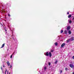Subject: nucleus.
<instances>
[{
  "mask_svg": "<svg viewBox=\"0 0 74 74\" xmlns=\"http://www.w3.org/2000/svg\"><path fill=\"white\" fill-rule=\"evenodd\" d=\"M46 56H49L50 57L52 56V54L51 52H49L48 53V52H46L45 53V54Z\"/></svg>",
  "mask_w": 74,
  "mask_h": 74,
  "instance_id": "1",
  "label": "nucleus"
},
{
  "mask_svg": "<svg viewBox=\"0 0 74 74\" xmlns=\"http://www.w3.org/2000/svg\"><path fill=\"white\" fill-rule=\"evenodd\" d=\"M70 66L71 67V68L73 69L74 67V65L72 64H70Z\"/></svg>",
  "mask_w": 74,
  "mask_h": 74,
  "instance_id": "2",
  "label": "nucleus"
},
{
  "mask_svg": "<svg viewBox=\"0 0 74 74\" xmlns=\"http://www.w3.org/2000/svg\"><path fill=\"white\" fill-rule=\"evenodd\" d=\"M6 63H7V64L8 66L10 65V62H9V61H7L6 62Z\"/></svg>",
  "mask_w": 74,
  "mask_h": 74,
  "instance_id": "3",
  "label": "nucleus"
},
{
  "mask_svg": "<svg viewBox=\"0 0 74 74\" xmlns=\"http://www.w3.org/2000/svg\"><path fill=\"white\" fill-rule=\"evenodd\" d=\"M64 45H65V43H64L61 45V47L63 48V47Z\"/></svg>",
  "mask_w": 74,
  "mask_h": 74,
  "instance_id": "4",
  "label": "nucleus"
},
{
  "mask_svg": "<svg viewBox=\"0 0 74 74\" xmlns=\"http://www.w3.org/2000/svg\"><path fill=\"white\" fill-rule=\"evenodd\" d=\"M70 26H69L67 27V30H70Z\"/></svg>",
  "mask_w": 74,
  "mask_h": 74,
  "instance_id": "5",
  "label": "nucleus"
},
{
  "mask_svg": "<svg viewBox=\"0 0 74 74\" xmlns=\"http://www.w3.org/2000/svg\"><path fill=\"white\" fill-rule=\"evenodd\" d=\"M64 32L65 33V34H67L68 32L66 30H65L64 31Z\"/></svg>",
  "mask_w": 74,
  "mask_h": 74,
  "instance_id": "6",
  "label": "nucleus"
},
{
  "mask_svg": "<svg viewBox=\"0 0 74 74\" xmlns=\"http://www.w3.org/2000/svg\"><path fill=\"white\" fill-rule=\"evenodd\" d=\"M68 33L69 34H71V31L70 30L68 32Z\"/></svg>",
  "mask_w": 74,
  "mask_h": 74,
  "instance_id": "7",
  "label": "nucleus"
},
{
  "mask_svg": "<svg viewBox=\"0 0 74 74\" xmlns=\"http://www.w3.org/2000/svg\"><path fill=\"white\" fill-rule=\"evenodd\" d=\"M4 45L5 44L4 43L3 45H2L1 48H3V47H4Z\"/></svg>",
  "mask_w": 74,
  "mask_h": 74,
  "instance_id": "8",
  "label": "nucleus"
},
{
  "mask_svg": "<svg viewBox=\"0 0 74 74\" xmlns=\"http://www.w3.org/2000/svg\"><path fill=\"white\" fill-rule=\"evenodd\" d=\"M71 15H69L68 16V17L69 18H71Z\"/></svg>",
  "mask_w": 74,
  "mask_h": 74,
  "instance_id": "9",
  "label": "nucleus"
},
{
  "mask_svg": "<svg viewBox=\"0 0 74 74\" xmlns=\"http://www.w3.org/2000/svg\"><path fill=\"white\" fill-rule=\"evenodd\" d=\"M55 45H58V43L56 42L55 43Z\"/></svg>",
  "mask_w": 74,
  "mask_h": 74,
  "instance_id": "10",
  "label": "nucleus"
},
{
  "mask_svg": "<svg viewBox=\"0 0 74 74\" xmlns=\"http://www.w3.org/2000/svg\"><path fill=\"white\" fill-rule=\"evenodd\" d=\"M67 70H68V68H65V70H66V71H67Z\"/></svg>",
  "mask_w": 74,
  "mask_h": 74,
  "instance_id": "11",
  "label": "nucleus"
},
{
  "mask_svg": "<svg viewBox=\"0 0 74 74\" xmlns=\"http://www.w3.org/2000/svg\"><path fill=\"white\" fill-rule=\"evenodd\" d=\"M57 63H58V61H56L55 62V64H57Z\"/></svg>",
  "mask_w": 74,
  "mask_h": 74,
  "instance_id": "12",
  "label": "nucleus"
},
{
  "mask_svg": "<svg viewBox=\"0 0 74 74\" xmlns=\"http://www.w3.org/2000/svg\"><path fill=\"white\" fill-rule=\"evenodd\" d=\"M13 55V54L12 55L10 56V58H12V56Z\"/></svg>",
  "mask_w": 74,
  "mask_h": 74,
  "instance_id": "13",
  "label": "nucleus"
},
{
  "mask_svg": "<svg viewBox=\"0 0 74 74\" xmlns=\"http://www.w3.org/2000/svg\"><path fill=\"white\" fill-rule=\"evenodd\" d=\"M71 22H72L71 21V20H70L69 21V23H71Z\"/></svg>",
  "mask_w": 74,
  "mask_h": 74,
  "instance_id": "14",
  "label": "nucleus"
},
{
  "mask_svg": "<svg viewBox=\"0 0 74 74\" xmlns=\"http://www.w3.org/2000/svg\"><path fill=\"white\" fill-rule=\"evenodd\" d=\"M73 40H74V39L73 38H72L71 39V41H73Z\"/></svg>",
  "mask_w": 74,
  "mask_h": 74,
  "instance_id": "15",
  "label": "nucleus"
},
{
  "mask_svg": "<svg viewBox=\"0 0 74 74\" xmlns=\"http://www.w3.org/2000/svg\"><path fill=\"white\" fill-rule=\"evenodd\" d=\"M63 30H61V33H63Z\"/></svg>",
  "mask_w": 74,
  "mask_h": 74,
  "instance_id": "16",
  "label": "nucleus"
},
{
  "mask_svg": "<svg viewBox=\"0 0 74 74\" xmlns=\"http://www.w3.org/2000/svg\"><path fill=\"white\" fill-rule=\"evenodd\" d=\"M44 69H45V70L47 69V67H45Z\"/></svg>",
  "mask_w": 74,
  "mask_h": 74,
  "instance_id": "17",
  "label": "nucleus"
},
{
  "mask_svg": "<svg viewBox=\"0 0 74 74\" xmlns=\"http://www.w3.org/2000/svg\"><path fill=\"white\" fill-rule=\"evenodd\" d=\"M7 70H6L5 72V74H6V73L7 72Z\"/></svg>",
  "mask_w": 74,
  "mask_h": 74,
  "instance_id": "18",
  "label": "nucleus"
},
{
  "mask_svg": "<svg viewBox=\"0 0 74 74\" xmlns=\"http://www.w3.org/2000/svg\"><path fill=\"white\" fill-rule=\"evenodd\" d=\"M49 66H50V65H51V63H49Z\"/></svg>",
  "mask_w": 74,
  "mask_h": 74,
  "instance_id": "19",
  "label": "nucleus"
},
{
  "mask_svg": "<svg viewBox=\"0 0 74 74\" xmlns=\"http://www.w3.org/2000/svg\"><path fill=\"white\" fill-rule=\"evenodd\" d=\"M7 74H8V71H7ZM9 74H10V73H9Z\"/></svg>",
  "mask_w": 74,
  "mask_h": 74,
  "instance_id": "20",
  "label": "nucleus"
},
{
  "mask_svg": "<svg viewBox=\"0 0 74 74\" xmlns=\"http://www.w3.org/2000/svg\"><path fill=\"white\" fill-rule=\"evenodd\" d=\"M8 16H10V14H8Z\"/></svg>",
  "mask_w": 74,
  "mask_h": 74,
  "instance_id": "21",
  "label": "nucleus"
},
{
  "mask_svg": "<svg viewBox=\"0 0 74 74\" xmlns=\"http://www.w3.org/2000/svg\"><path fill=\"white\" fill-rule=\"evenodd\" d=\"M53 51H54L53 50H51V52H53Z\"/></svg>",
  "mask_w": 74,
  "mask_h": 74,
  "instance_id": "22",
  "label": "nucleus"
},
{
  "mask_svg": "<svg viewBox=\"0 0 74 74\" xmlns=\"http://www.w3.org/2000/svg\"><path fill=\"white\" fill-rule=\"evenodd\" d=\"M12 67V66L11 65H10V68H11Z\"/></svg>",
  "mask_w": 74,
  "mask_h": 74,
  "instance_id": "23",
  "label": "nucleus"
},
{
  "mask_svg": "<svg viewBox=\"0 0 74 74\" xmlns=\"http://www.w3.org/2000/svg\"><path fill=\"white\" fill-rule=\"evenodd\" d=\"M1 69L2 70H3V68H2V67H1Z\"/></svg>",
  "mask_w": 74,
  "mask_h": 74,
  "instance_id": "24",
  "label": "nucleus"
},
{
  "mask_svg": "<svg viewBox=\"0 0 74 74\" xmlns=\"http://www.w3.org/2000/svg\"><path fill=\"white\" fill-rule=\"evenodd\" d=\"M67 14H69V12H67Z\"/></svg>",
  "mask_w": 74,
  "mask_h": 74,
  "instance_id": "25",
  "label": "nucleus"
},
{
  "mask_svg": "<svg viewBox=\"0 0 74 74\" xmlns=\"http://www.w3.org/2000/svg\"><path fill=\"white\" fill-rule=\"evenodd\" d=\"M73 59H74V56L73 57Z\"/></svg>",
  "mask_w": 74,
  "mask_h": 74,
  "instance_id": "26",
  "label": "nucleus"
},
{
  "mask_svg": "<svg viewBox=\"0 0 74 74\" xmlns=\"http://www.w3.org/2000/svg\"><path fill=\"white\" fill-rule=\"evenodd\" d=\"M3 67H4V65H3Z\"/></svg>",
  "mask_w": 74,
  "mask_h": 74,
  "instance_id": "27",
  "label": "nucleus"
},
{
  "mask_svg": "<svg viewBox=\"0 0 74 74\" xmlns=\"http://www.w3.org/2000/svg\"><path fill=\"white\" fill-rule=\"evenodd\" d=\"M5 31H6V32H7V30L5 29Z\"/></svg>",
  "mask_w": 74,
  "mask_h": 74,
  "instance_id": "28",
  "label": "nucleus"
},
{
  "mask_svg": "<svg viewBox=\"0 0 74 74\" xmlns=\"http://www.w3.org/2000/svg\"><path fill=\"white\" fill-rule=\"evenodd\" d=\"M73 74H74V72L73 73Z\"/></svg>",
  "mask_w": 74,
  "mask_h": 74,
  "instance_id": "29",
  "label": "nucleus"
}]
</instances>
